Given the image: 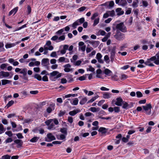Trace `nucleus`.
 <instances>
[{"instance_id": "obj_8", "label": "nucleus", "mask_w": 159, "mask_h": 159, "mask_svg": "<svg viewBox=\"0 0 159 159\" xmlns=\"http://www.w3.org/2000/svg\"><path fill=\"white\" fill-rule=\"evenodd\" d=\"M55 106V104L54 103H52L50 104L49 106L46 109L47 112L48 113H51L52 111L54 110Z\"/></svg>"}, {"instance_id": "obj_37", "label": "nucleus", "mask_w": 159, "mask_h": 159, "mask_svg": "<svg viewBox=\"0 0 159 159\" xmlns=\"http://www.w3.org/2000/svg\"><path fill=\"white\" fill-rule=\"evenodd\" d=\"M14 103V101L13 100H11V101H10L6 105V107H7V108L11 106H12Z\"/></svg>"}, {"instance_id": "obj_40", "label": "nucleus", "mask_w": 159, "mask_h": 159, "mask_svg": "<svg viewBox=\"0 0 159 159\" xmlns=\"http://www.w3.org/2000/svg\"><path fill=\"white\" fill-rule=\"evenodd\" d=\"M11 156L8 155H6L2 156L1 159H10Z\"/></svg>"}, {"instance_id": "obj_53", "label": "nucleus", "mask_w": 159, "mask_h": 159, "mask_svg": "<svg viewBox=\"0 0 159 159\" xmlns=\"http://www.w3.org/2000/svg\"><path fill=\"white\" fill-rule=\"evenodd\" d=\"M86 7L84 6L78 9V11L80 12H82L85 10L86 9Z\"/></svg>"}, {"instance_id": "obj_62", "label": "nucleus", "mask_w": 159, "mask_h": 159, "mask_svg": "<svg viewBox=\"0 0 159 159\" xmlns=\"http://www.w3.org/2000/svg\"><path fill=\"white\" fill-rule=\"evenodd\" d=\"M13 141V139L12 138H7L5 140V142L6 143H11Z\"/></svg>"}, {"instance_id": "obj_30", "label": "nucleus", "mask_w": 159, "mask_h": 159, "mask_svg": "<svg viewBox=\"0 0 159 159\" xmlns=\"http://www.w3.org/2000/svg\"><path fill=\"white\" fill-rule=\"evenodd\" d=\"M84 18L83 17L81 18L76 20L78 23H79V25L84 23Z\"/></svg>"}, {"instance_id": "obj_9", "label": "nucleus", "mask_w": 159, "mask_h": 159, "mask_svg": "<svg viewBox=\"0 0 159 159\" xmlns=\"http://www.w3.org/2000/svg\"><path fill=\"white\" fill-rule=\"evenodd\" d=\"M9 75V73L8 72H5L3 71L0 72V78H1L7 77H8Z\"/></svg>"}, {"instance_id": "obj_7", "label": "nucleus", "mask_w": 159, "mask_h": 159, "mask_svg": "<svg viewBox=\"0 0 159 159\" xmlns=\"http://www.w3.org/2000/svg\"><path fill=\"white\" fill-rule=\"evenodd\" d=\"M49 64V59L48 58H43L41 61V65L43 66L48 67Z\"/></svg>"}, {"instance_id": "obj_23", "label": "nucleus", "mask_w": 159, "mask_h": 159, "mask_svg": "<svg viewBox=\"0 0 159 159\" xmlns=\"http://www.w3.org/2000/svg\"><path fill=\"white\" fill-rule=\"evenodd\" d=\"M138 0H134L132 4V6L134 8L137 7L138 6Z\"/></svg>"}, {"instance_id": "obj_55", "label": "nucleus", "mask_w": 159, "mask_h": 159, "mask_svg": "<svg viewBox=\"0 0 159 159\" xmlns=\"http://www.w3.org/2000/svg\"><path fill=\"white\" fill-rule=\"evenodd\" d=\"M98 16V14L97 13H94L92 16L91 17V19L92 20H94L96 17Z\"/></svg>"}, {"instance_id": "obj_61", "label": "nucleus", "mask_w": 159, "mask_h": 159, "mask_svg": "<svg viewBox=\"0 0 159 159\" xmlns=\"http://www.w3.org/2000/svg\"><path fill=\"white\" fill-rule=\"evenodd\" d=\"M115 112H118L120 111V107H116L113 109Z\"/></svg>"}, {"instance_id": "obj_47", "label": "nucleus", "mask_w": 159, "mask_h": 159, "mask_svg": "<svg viewBox=\"0 0 159 159\" xmlns=\"http://www.w3.org/2000/svg\"><path fill=\"white\" fill-rule=\"evenodd\" d=\"M66 113V111H60L59 113L58 114V116L60 117L62 116H63Z\"/></svg>"}, {"instance_id": "obj_54", "label": "nucleus", "mask_w": 159, "mask_h": 159, "mask_svg": "<svg viewBox=\"0 0 159 159\" xmlns=\"http://www.w3.org/2000/svg\"><path fill=\"white\" fill-rule=\"evenodd\" d=\"M78 25H79V24L76 21L72 24V26L73 28L75 29L76 28V26Z\"/></svg>"}, {"instance_id": "obj_5", "label": "nucleus", "mask_w": 159, "mask_h": 159, "mask_svg": "<svg viewBox=\"0 0 159 159\" xmlns=\"http://www.w3.org/2000/svg\"><path fill=\"white\" fill-rule=\"evenodd\" d=\"M156 59V56H154L148 59L147 61L145 62V65L149 66H153L154 65L153 63H151V61H154Z\"/></svg>"}, {"instance_id": "obj_38", "label": "nucleus", "mask_w": 159, "mask_h": 159, "mask_svg": "<svg viewBox=\"0 0 159 159\" xmlns=\"http://www.w3.org/2000/svg\"><path fill=\"white\" fill-rule=\"evenodd\" d=\"M105 74L107 75H110V74L111 73V71L107 69H106L104 70Z\"/></svg>"}, {"instance_id": "obj_11", "label": "nucleus", "mask_w": 159, "mask_h": 159, "mask_svg": "<svg viewBox=\"0 0 159 159\" xmlns=\"http://www.w3.org/2000/svg\"><path fill=\"white\" fill-rule=\"evenodd\" d=\"M116 99L115 104L118 106H121L123 102V99L120 97Z\"/></svg>"}, {"instance_id": "obj_10", "label": "nucleus", "mask_w": 159, "mask_h": 159, "mask_svg": "<svg viewBox=\"0 0 159 159\" xmlns=\"http://www.w3.org/2000/svg\"><path fill=\"white\" fill-rule=\"evenodd\" d=\"M15 143L16 144V147L17 148H21L23 145V142L22 140L19 139H17L14 141Z\"/></svg>"}, {"instance_id": "obj_42", "label": "nucleus", "mask_w": 159, "mask_h": 159, "mask_svg": "<svg viewBox=\"0 0 159 159\" xmlns=\"http://www.w3.org/2000/svg\"><path fill=\"white\" fill-rule=\"evenodd\" d=\"M99 18H98L96 19L94 21V23L93 24V26H96L97 24H98L99 23Z\"/></svg>"}, {"instance_id": "obj_2", "label": "nucleus", "mask_w": 159, "mask_h": 159, "mask_svg": "<svg viewBox=\"0 0 159 159\" xmlns=\"http://www.w3.org/2000/svg\"><path fill=\"white\" fill-rule=\"evenodd\" d=\"M49 78L52 81H55L56 80L61 76V74L58 71H54L49 74Z\"/></svg>"}, {"instance_id": "obj_17", "label": "nucleus", "mask_w": 159, "mask_h": 159, "mask_svg": "<svg viewBox=\"0 0 159 159\" xmlns=\"http://www.w3.org/2000/svg\"><path fill=\"white\" fill-rule=\"evenodd\" d=\"M18 10V7H16L13 9L11 11H10L8 15L10 16L12 14H13V15H15L17 12Z\"/></svg>"}, {"instance_id": "obj_64", "label": "nucleus", "mask_w": 159, "mask_h": 159, "mask_svg": "<svg viewBox=\"0 0 159 159\" xmlns=\"http://www.w3.org/2000/svg\"><path fill=\"white\" fill-rule=\"evenodd\" d=\"M114 2L113 1H111L109 2L108 6L110 7H112L114 5Z\"/></svg>"}, {"instance_id": "obj_34", "label": "nucleus", "mask_w": 159, "mask_h": 159, "mask_svg": "<svg viewBox=\"0 0 159 159\" xmlns=\"http://www.w3.org/2000/svg\"><path fill=\"white\" fill-rule=\"evenodd\" d=\"M79 102V100L78 98H75L73 101V103L71 104L73 105H76L78 104Z\"/></svg>"}, {"instance_id": "obj_48", "label": "nucleus", "mask_w": 159, "mask_h": 159, "mask_svg": "<svg viewBox=\"0 0 159 159\" xmlns=\"http://www.w3.org/2000/svg\"><path fill=\"white\" fill-rule=\"evenodd\" d=\"M64 30V29H61L60 30H58L56 32V34H57L60 35L61 34V33L63 32Z\"/></svg>"}, {"instance_id": "obj_20", "label": "nucleus", "mask_w": 159, "mask_h": 159, "mask_svg": "<svg viewBox=\"0 0 159 159\" xmlns=\"http://www.w3.org/2000/svg\"><path fill=\"white\" fill-rule=\"evenodd\" d=\"M116 11L117 13V15L118 16H120L123 15L124 12L121 11V8H117L116 10Z\"/></svg>"}, {"instance_id": "obj_13", "label": "nucleus", "mask_w": 159, "mask_h": 159, "mask_svg": "<svg viewBox=\"0 0 159 159\" xmlns=\"http://www.w3.org/2000/svg\"><path fill=\"white\" fill-rule=\"evenodd\" d=\"M69 46L68 45H65L63 46V48L60 51V53L62 54H65L66 51L68 50Z\"/></svg>"}, {"instance_id": "obj_26", "label": "nucleus", "mask_w": 159, "mask_h": 159, "mask_svg": "<svg viewBox=\"0 0 159 159\" xmlns=\"http://www.w3.org/2000/svg\"><path fill=\"white\" fill-rule=\"evenodd\" d=\"M48 129L54 130L55 129V125L53 123H51L48 126Z\"/></svg>"}, {"instance_id": "obj_16", "label": "nucleus", "mask_w": 159, "mask_h": 159, "mask_svg": "<svg viewBox=\"0 0 159 159\" xmlns=\"http://www.w3.org/2000/svg\"><path fill=\"white\" fill-rule=\"evenodd\" d=\"M20 42H16L15 43H7L5 45V47L7 48H9L14 46Z\"/></svg>"}, {"instance_id": "obj_63", "label": "nucleus", "mask_w": 159, "mask_h": 159, "mask_svg": "<svg viewBox=\"0 0 159 159\" xmlns=\"http://www.w3.org/2000/svg\"><path fill=\"white\" fill-rule=\"evenodd\" d=\"M89 68L88 69H87V70H89L92 72H93L94 71V69L91 66H89Z\"/></svg>"}, {"instance_id": "obj_22", "label": "nucleus", "mask_w": 159, "mask_h": 159, "mask_svg": "<svg viewBox=\"0 0 159 159\" xmlns=\"http://www.w3.org/2000/svg\"><path fill=\"white\" fill-rule=\"evenodd\" d=\"M67 128H60V131L62 133L66 135L67 134Z\"/></svg>"}, {"instance_id": "obj_57", "label": "nucleus", "mask_w": 159, "mask_h": 159, "mask_svg": "<svg viewBox=\"0 0 159 159\" xmlns=\"http://www.w3.org/2000/svg\"><path fill=\"white\" fill-rule=\"evenodd\" d=\"M142 3L143 7H146L148 5V3L146 1H142Z\"/></svg>"}, {"instance_id": "obj_39", "label": "nucleus", "mask_w": 159, "mask_h": 159, "mask_svg": "<svg viewBox=\"0 0 159 159\" xmlns=\"http://www.w3.org/2000/svg\"><path fill=\"white\" fill-rule=\"evenodd\" d=\"M104 60L107 63H109V58L108 55H106L104 56Z\"/></svg>"}, {"instance_id": "obj_1", "label": "nucleus", "mask_w": 159, "mask_h": 159, "mask_svg": "<svg viewBox=\"0 0 159 159\" xmlns=\"http://www.w3.org/2000/svg\"><path fill=\"white\" fill-rule=\"evenodd\" d=\"M113 30H116L117 31H121L122 33H125L127 32V29L123 22L113 25L112 27Z\"/></svg>"}, {"instance_id": "obj_36", "label": "nucleus", "mask_w": 159, "mask_h": 159, "mask_svg": "<svg viewBox=\"0 0 159 159\" xmlns=\"http://www.w3.org/2000/svg\"><path fill=\"white\" fill-rule=\"evenodd\" d=\"M107 12L109 16H111V17H113L115 15V11L113 10L111 11H107Z\"/></svg>"}, {"instance_id": "obj_15", "label": "nucleus", "mask_w": 159, "mask_h": 159, "mask_svg": "<svg viewBox=\"0 0 159 159\" xmlns=\"http://www.w3.org/2000/svg\"><path fill=\"white\" fill-rule=\"evenodd\" d=\"M80 109H76V110L70 111L69 112V114L70 116H74L77 113L80 112Z\"/></svg>"}, {"instance_id": "obj_3", "label": "nucleus", "mask_w": 159, "mask_h": 159, "mask_svg": "<svg viewBox=\"0 0 159 159\" xmlns=\"http://www.w3.org/2000/svg\"><path fill=\"white\" fill-rule=\"evenodd\" d=\"M114 38L118 41H122L125 38V34L120 31H117L115 35Z\"/></svg>"}, {"instance_id": "obj_33", "label": "nucleus", "mask_w": 159, "mask_h": 159, "mask_svg": "<svg viewBox=\"0 0 159 159\" xmlns=\"http://www.w3.org/2000/svg\"><path fill=\"white\" fill-rule=\"evenodd\" d=\"M116 46H114L111 48L110 49V53L116 54Z\"/></svg>"}, {"instance_id": "obj_56", "label": "nucleus", "mask_w": 159, "mask_h": 159, "mask_svg": "<svg viewBox=\"0 0 159 159\" xmlns=\"http://www.w3.org/2000/svg\"><path fill=\"white\" fill-rule=\"evenodd\" d=\"M50 56L52 57H56L57 56L56 52H52L50 54Z\"/></svg>"}, {"instance_id": "obj_19", "label": "nucleus", "mask_w": 159, "mask_h": 159, "mask_svg": "<svg viewBox=\"0 0 159 159\" xmlns=\"http://www.w3.org/2000/svg\"><path fill=\"white\" fill-rule=\"evenodd\" d=\"M99 132L101 133L102 134H105L107 132V129L103 127H101L98 130Z\"/></svg>"}, {"instance_id": "obj_51", "label": "nucleus", "mask_w": 159, "mask_h": 159, "mask_svg": "<svg viewBox=\"0 0 159 159\" xmlns=\"http://www.w3.org/2000/svg\"><path fill=\"white\" fill-rule=\"evenodd\" d=\"M5 134L7 135L9 137H11L12 136L13 134L11 131H6L5 132Z\"/></svg>"}, {"instance_id": "obj_45", "label": "nucleus", "mask_w": 159, "mask_h": 159, "mask_svg": "<svg viewBox=\"0 0 159 159\" xmlns=\"http://www.w3.org/2000/svg\"><path fill=\"white\" fill-rule=\"evenodd\" d=\"M8 65V64L7 63H3L1 64L0 67L3 70Z\"/></svg>"}, {"instance_id": "obj_32", "label": "nucleus", "mask_w": 159, "mask_h": 159, "mask_svg": "<svg viewBox=\"0 0 159 159\" xmlns=\"http://www.w3.org/2000/svg\"><path fill=\"white\" fill-rule=\"evenodd\" d=\"M34 77L35 78L37 79V80L39 81H40L42 80L41 76L39 74H35L34 76Z\"/></svg>"}, {"instance_id": "obj_18", "label": "nucleus", "mask_w": 159, "mask_h": 159, "mask_svg": "<svg viewBox=\"0 0 159 159\" xmlns=\"http://www.w3.org/2000/svg\"><path fill=\"white\" fill-rule=\"evenodd\" d=\"M2 84V85H5L7 84H11V81L7 80H1Z\"/></svg>"}, {"instance_id": "obj_50", "label": "nucleus", "mask_w": 159, "mask_h": 159, "mask_svg": "<svg viewBox=\"0 0 159 159\" xmlns=\"http://www.w3.org/2000/svg\"><path fill=\"white\" fill-rule=\"evenodd\" d=\"M141 42L142 43L144 44H149L151 43V41L148 42V41L145 39H143L141 41Z\"/></svg>"}, {"instance_id": "obj_49", "label": "nucleus", "mask_w": 159, "mask_h": 159, "mask_svg": "<svg viewBox=\"0 0 159 159\" xmlns=\"http://www.w3.org/2000/svg\"><path fill=\"white\" fill-rule=\"evenodd\" d=\"M16 135L17 138L19 139H23L24 137L23 136L22 134L21 133H19L16 134Z\"/></svg>"}, {"instance_id": "obj_27", "label": "nucleus", "mask_w": 159, "mask_h": 159, "mask_svg": "<svg viewBox=\"0 0 159 159\" xmlns=\"http://www.w3.org/2000/svg\"><path fill=\"white\" fill-rule=\"evenodd\" d=\"M20 73L23 74V76L27 75V69L25 68L22 69L20 72Z\"/></svg>"}, {"instance_id": "obj_12", "label": "nucleus", "mask_w": 159, "mask_h": 159, "mask_svg": "<svg viewBox=\"0 0 159 159\" xmlns=\"http://www.w3.org/2000/svg\"><path fill=\"white\" fill-rule=\"evenodd\" d=\"M87 41L89 43L91 44L94 48L97 47L99 44L98 41H90L87 40Z\"/></svg>"}, {"instance_id": "obj_25", "label": "nucleus", "mask_w": 159, "mask_h": 159, "mask_svg": "<svg viewBox=\"0 0 159 159\" xmlns=\"http://www.w3.org/2000/svg\"><path fill=\"white\" fill-rule=\"evenodd\" d=\"M39 138V137L37 136L34 137L30 140V141L32 143H35L37 141Z\"/></svg>"}, {"instance_id": "obj_41", "label": "nucleus", "mask_w": 159, "mask_h": 159, "mask_svg": "<svg viewBox=\"0 0 159 159\" xmlns=\"http://www.w3.org/2000/svg\"><path fill=\"white\" fill-rule=\"evenodd\" d=\"M53 49V47L52 46H50L48 47H46L45 46H44V51H48V50H52Z\"/></svg>"}, {"instance_id": "obj_21", "label": "nucleus", "mask_w": 159, "mask_h": 159, "mask_svg": "<svg viewBox=\"0 0 159 159\" xmlns=\"http://www.w3.org/2000/svg\"><path fill=\"white\" fill-rule=\"evenodd\" d=\"M87 101V99L86 97L83 98L80 102V104L81 105L84 104Z\"/></svg>"}, {"instance_id": "obj_28", "label": "nucleus", "mask_w": 159, "mask_h": 159, "mask_svg": "<svg viewBox=\"0 0 159 159\" xmlns=\"http://www.w3.org/2000/svg\"><path fill=\"white\" fill-rule=\"evenodd\" d=\"M99 97L98 95H96L93 97L90 100H89L87 102V103H91L93 102L94 100H95L97 98Z\"/></svg>"}, {"instance_id": "obj_24", "label": "nucleus", "mask_w": 159, "mask_h": 159, "mask_svg": "<svg viewBox=\"0 0 159 159\" xmlns=\"http://www.w3.org/2000/svg\"><path fill=\"white\" fill-rule=\"evenodd\" d=\"M89 110L92 112H95L99 111L100 110V108H96L95 107H91L89 109Z\"/></svg>"}, {"instance_id": "obj_35", "label": "nucleus", "mask_w": 159, "mask_h": 159, "mask_svg": "<svg viewBox=\"0 0 159 159\" xmlns=\"http://www.w3.org/2000/svg\"><path fill=\"white\" fill-rule=\"evenodd\" d=\"M65 39V35H63L60 36L59 37H58V41H57V42H60L61 41L64 40Z\"/></svg>"}, {"instance_id": "obj_43", "label": "nucleus", "mask_w": 159, "mask_h": 159, "mask_svg": "<svg viewBox=\"0 0 159 159\" xmlns=\"http://www.w3.org/2000/svg\"><path fill=\"white\" fill-rule=\"evenodd\" d=\"M120 3L122 6H125L127 4V2L126 0H120Z\"/></svg>"}, {"instance_id": "obj_6", "label": "nucleus", "mask_w": 159, "mask_h": 159, "mask_svg": "<svg viewBox=\"0 0 159 159\" xmlns=\"http://www.w3.org/2000/svg\"><path fill=\"white\" fill-rule=\"evenodd\" d=\"M56 139L55 137L51 133H49L47 134V137L45 138V141L49 142Z\"/></svg>"}, {"instance_id": "obj_58", "label": "nucleus", "mask_w": 159, "mask_h": 159, "mask_svg": "<svg viewBox=\"0 0 159 159\" xmlns=\"http://www.w3.org/2000/svg\"><path fill=\"white\" fill-rule=\"evenodd\" d=\"M102 56L100 53H98L96 55V58L97 60L100 59L102 58Z\"/></svg>"}, {"instance_id": "obj_14", "label": "nucleus", "mask_w": 159, "mask_h": 159, "mask_svg": "<svg viewBox=\"0 0 159 159\" xmlns=\"http://www.w3.org/2000/svg\"><path fill=\"white\" fill-rule=\"evenodd\" d=\"M111 96V94L108 92H105L103 94L102 97L105 99L110 98Z\"/></svg>"}, {"instance_id": "obj_59", "label": "nucleus", "mask_w": 159, "mask_h": 159, "mask_svg": "<svg viewBox=\"0 0 159 159\" xmlns=\"http://www.w3.org/2000/svg\"><path fill=\"white\" fill-rule=\"evenodd\" d=\"M42 80L43 81H46V82L48 81V77L47 76V75L44 76L42 78Z\"/></svg>"}, {"instance_id": "obj_31", "label": "nucleus", "mask_w": 159, "mask_h": 159, "mask_svg": "<svg viewBox=\"0 0 159 159\" xmlns=\"http://www.w3.org/2000/svg\"><path fill=\"white\" fill-rule=\"evenodd\" d=\"M122 104H123V105L122 106L123 108L127 109L128 108V107L129 106V105L128 103L125 102L123 101Z\"/></svg>"}, {"instance_id": "obj_60", "label": "nucleus", "mask_w": 159, "mask_h": 159, "mask_svg": "<svg viewBox=\"0 0 159 159\" xmlns=\"http://www.w3.org/2000/svg\"><path fill=\"white\" fill-rule=\"evenodd\" d=\"M52 122L53 121L55 124L57 125L59 124V122L58 120L56 119H52Z\"/></svg>"}, {"instance_id": "obj_44", "label": "nucleus", "mask_w": 159, "mask_h": 159, "mask_svg": "<svg viewBox=\"0 0 159 159\" xmlns=\"http://www.w3.org/2000/svg\"><path fill=\"white\" fill-rule=\"evenodd\" d=\"M136 94L138 98H141L143 96V94L140 91H137Z\"/></svg>"}, {"instance_id": "obj_46", "label": "nucleus", "mask_w": 159, "mask_h": 159, "mask_svg": "<svg viewBox=\"0 0 159 159\" xmlns=\"http://www.w3.org/2000/svg\"><path fill=\"white\" fill-rule=\"evenodd\" d=\"M4 132V126L2 124H0V134Z\"/></svg>"}, {"instance_id": "obj_29", "label": "nucleus", "mask_w": 159, "mask_h": 159, "mask_svg": "<svg viewBox=\"0 0 159 159\" xmlns=\"http://www.w3.org/2000/svg\"><path fill=\"white\" fill-rule=\"evenodd\" d=\"M115 54L110 53V58L111 59V61L112 63H113L115 61Z\"/></svg>"}, {"instance_id": "obj_4", "label": "nucleus", "mask_w": 159, "mask_h": 159, "mask_svg": "<svg viewBox=\"0 0 159 159\" xmlns=\"http://www.w3.org/2000/svg\"><path fill=\"white\" fill-rule=\"evenodd\" d=\"M142 107L143 109L146 111V114L149 115L151 114L152 107L150 103L146 104L145 106H143Z\"/></svg>"}, {"instance_id": "obj_52", "label": "nucleus", "mask_w": 159, "mask_h": 159, "mask_svg": "<svg viewBox=\"0 0 159 159\" xmlns=\"http://www.w3.org/2000/svg\"><path fill=\"white\" fill-rule=\"evenodd\" d=\"M65 59L66 58L64 57H61L59 58L58 61L59 62H62L64 61Z\"/></svg>"}]
</instances>
